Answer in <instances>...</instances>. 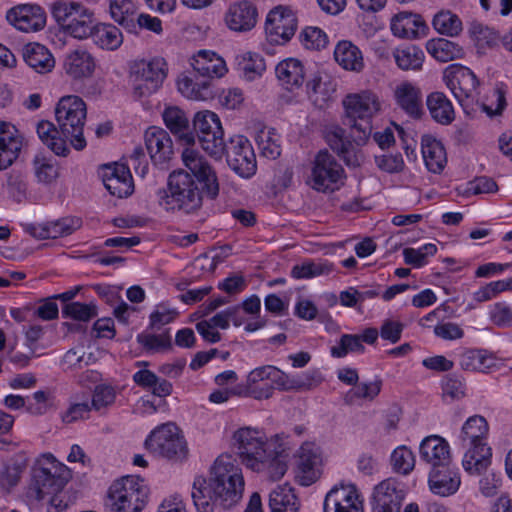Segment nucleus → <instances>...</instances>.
<instances>
[{
  "label": "nucleus",
  "instance_id": "nucleus-3",
  "mask_svg": "<svg viewBox=\"0 0 512 512\" xmlns=\"http://www.w3.org/2000/svg\"><path fill=\"white\" fill-rule=\"evenodd\" d=\"M488 433L489 425L483 416H471L463 424L460 441L466 452L462 464L470 475L486 472L491 464L492 451L487 443Z\"/></svg>",
  "mask_w": 512,
  "mask_h": 512
},
{
  "label": "nucleus",
  "instance_id": "nucleus-35",
  "mask_svg": "<svg viewBox=\"0 0 512 512\" xmlns=\"http://www.w3.org/2000/svg\"><path fill=\"white\" fill-rule=\"evenodd\" d=\"M275 74L280 84L287 90L301 87L306 75L302 62L294 58H288L278 63Z\"/></svg>",
  "mask_w": 512,
  "mask_h": 512
},
{
  "label": "nucleus",
  "instance_id": "nucleus-23",
  "mask_svg": "<svg viewBox=\"0 0 512 512\" xmlns=\"http://www.w3.org/2000/svg\"><path fill=\"white\" fill-rule=\"evenodd\" d=\"M145 145L154 165L163 166L173 156V142L168 132L159 127H150L145 132Z\"/></svg>",
  "mask_w": 512,
  "mask_h": 512
},
{
  "label": "nucleus",
  "instance_id": "nucleus-28",
  "mask_svg": "<svg viewBox=\"0 0 512 512\" xmlns=\"http://www.w3.org/2000/svg\"><path fill=\"white\" fill-rule=\"evenodd\" d=\"M256 7L247 0L231 4L225 14V22L229 29L236 32L250 31L257 23Z\"/></svg>",
  "mask_w": 512,
  "mask_h": 512
},
{
  "label": "nucleus",
  "instance_id": "nucleus-61",
  "mask_svg": "<svg viewBox=\"0 0 512 512\" xmlns=\"http://www.w3.org/2000/svg\"><path fill=\"white\" fill-rule=\"evenodd\" d=\"M302 45L309 50H321L328 44L327 34L319 27L308 26L299 35Z\"/></svg>",
  "mask_w": 512,
  "mask_h": 512
},
{
  "label": "nucleus",
  "instance_id": "nucleus-26",
  "mask_svg": "<svg viewBox=\"0 0 512 512\" xmlns=\"http://www.w3.org/2000/svg\"><path fill=\"white\" fill-rule=\"evenodd\" d=\"M396 105L407 115L418 119L423 114V95L421 89L409 81L400 82L393 89Z\"/></svg>",
  "mask_w": 512,
  "mask_h": 512
},
{
  "label": "nucleus",
  "instance_id": "nucleus-56",
  "mask_svg": "<svg viewBox=\"0 0 512 512\" xmlns=\"http://www.w3.org/2000/svg\"><path fill=\"white\" fill-rule=\"evenodd\" d=\"M48 499L47 512H67L77 499L76 492L61 488L46 497Z\"/></svg>",
  "mask_w": 512,
  "mask_h": 512
},
{
  "label": "nucleus",
  "instance_id": "nucleus-10",
  "mask_svg": "<svg viewBox=\"0 0 512 512\" xmlns=\"http://www.w3.org/2000/svg\"><path fill=\"white\" fill-rule=\"evenodd\" d=\"M279 440V435L269 439L262 430L252 427L239 428L233 434L237 454L242 464L248 469L259 466L258 460L263 459Z\"/></svg>",
  "mask_w": 512,
  "mask_h": 512
},
{
  "label": "nucleus",
  "instance_id": "nucleus-18",
  "mask_svg": "<svg viewBox=\"0 0 512 512\" xmlns=\"http://www.w3.org/2000/svg\"><path fill=\"white\" fill-rule=\"evenodd\" d=\"M5 18L15 29L22 32H37L46 25V12L38 4L22 3L9 8Z\"/></svg>",
  "mask_w": 512,
  "mask_h": 512
},
{
  "label": "nucleus",
  "instance_id": "nucleus-52",
  "mask_svg": "<svg viewBox=\"0 0 512 512\" xmlns=\"http://www.w3.org/2000/svg\"><path fill=\"white\" fill-rule=\"evenodd\" d=\"M434 29L443 35L457 36L463 29L460 18L449 10L438 12L432 21Z\"/></svg>",
  "mask_w": 512,
  "mask_h": 512
},
{
  "label": "nucleus",
  "instance_id": "nucleus-45",
  "mask_svg": "<svg viewBox=\"0 0 512 512\" xmlns=\"http://www.w3.org/2000/svg\"><path fill=\"white\" fill-rule=\"evenodd\" d=\"M237 65L242 77L247 81H254L260 78L266 70L263 56L251 51L237 56Z\"/></svg>",
  "mask_w": 512,
  "mask_h": 512
},
{
  "label": "nucleus",
  "instance_id": "nucleus-17",
  "mask_svg": "<svg viewBox=\"0 0 512 512\" xmlns=\"http://www.w3.org/2000/svg\"><path fill=\"white\" fill-rule=\"evenodd\" d=\"M322 452L314 442H305L297 452L296 479L302 486H310L321 476Z\"/></svg>",
  "mask_w": 512,
  "mask_h": 512
},
{
  "label": "nucleus",
  "instance_id": "nucleus-60",
  "mask_svg": "<svg viewBox=\"0 0 512 512\" xmlns=\"http://www.w3.org/2000/svg\"><path fill=\"white\" fill-rule=\"evenodd\" d=\"M62 314L76 321L87 322L97 316V307L92 303L70 302L63 307Z\"/></svg>",
  "mask_w": 512,
  "mask_h": 512
},
{
  "label": "nucleus",
  "instance_id": "nucleus-64",
  "mask_svg": "<svg viewBox=\"0 0 512 512\" xmlns=\"http://www.w3.org/2000/svg\"><path fill=\"white\" fill-rule=\"evenodd\" d=\"M490 320L500 328L512 326V307L506 302L493 304L489 311Z\"/></svg>",
  "mask_w": 512,
  "mask_h": 512
},
{
  "label": "nucleus",
  "instance_id": "nucleus-47",
  "mask_svg": "<svg viewBox=\"0 0 512 512\" xmlns=\"http://www.w3.org/2000/svg\"><path fill=\"white\" fill-rule=\"evenodd\" d=\"M177 86L179 92L191 100H206L211 96L210 81L207 79L197 81L183 75L179 77Z\"/></svg>",
  "mask_w": 512,
  "mask_h": 512
},
{
  "label": "nucleus",
  "instance_id": "nucleus-31",
  "mask_svg": "<svg viewBox=\"0 0 512 512\" xmlns=\"http://www.w3.org/2000/svg\"><path fill=\"white\" fill-rule=\"evenodd\" d=\"M390 29L398 38L416 39L425 35L426 25L420 15L400 12L391 18Z\"/></svg>",
  "mask_w": 512,
  "mask_h": 512
},
{
  "label": "nucleus",
  "instance_id": "nucleus-48",
  "mask_svg": "<svg viewBox=\"0 0 512 512\" xmlns=\"http://www.w3.org/2000/svg\"><path fill=\"white\" fill-rule=\"evenodd\" d=\"M427 51L432 57L443 63L463 55V50L458 44L443 38L428 42Z\"/></svg>",
  "mask_w": 512,
  "mask_h": 512
},
{
  "label": "nucleus",
  "instance_id": "nucleus-22",
  "mask_svg": "<svg viewBox=\"0 0 512 512\" xmlns=\"http://www.w3.org/2000/svg\"><path fill=\"white\" fill-rule=\"evenodd\" d=\"M324 512H363V501L354 485L331 489L324 500Z\"/></svg>",
  "mask_w": 512,
  "mask_h": 512
},
{
  "label": "nucleus",
  "instance_id": "nucleus-62",
  "mask_svg": "<svg viewBox=\"0 0 512 512\" xmlns=\"http://www.w3.org/2000/svg\"><path fill=\"white\" fill-rule=\"evenodd\" d=\"M471 33L480 48L494 47L500 41V36L496 30L481 23H474L471 27Z\"/></svg>",
  "mask_w": 512,
  "mask_h": 512
},
{
  "label": "nucleus",
  "instance_id": "nucleus-34",
  "mask_svg": "<svg viewBox=\"0 0 512 512\" xmlns=\"http://www.w3.org/2000/svg\"><path fill=\"white\" fill-rule=\"evenodd\" d=\"M95 67L94 57L86 50H75L64 61L66 74L75 80L91 77Z\"/></svg>",
  "mask_w": 512,
  "mask_h": 512
},
{
  "label": "nucleus",
  "instance_id": "nucleus-41",
  "mask_svg": "<svg viewBox=\"0 0 512 512\" xmlns=\"http://www.w3.org/2000/svg\"><path fill=\"white\" fill-rule=\"evenodd\" d=\"M91 39L99 48L110 51L117 50L123 43V35L119 28L113 24L98 21Z\"/></svg>",
  "mask_w": 512,
  "mask_h": 512
},
{
  "label": "nucleus",
  "instance_id": "nucleus-49",
  "mask_svg": "<svg viewBox=\"0 0 512 512\" xmlns=\"http://www.w3.org/2000/svg\"><path fill=\"white\" fill-rule=\"evenodd\" d=\"M383 381L376 377L373 381L357 383L345 395L347 403H354L356 400L373 401L380 394Z\"/></svg>",
  "mask_w": 512,
  "mask_h": 512
},
{
  "label": "nucleus",
  "instance_id": "nucleus-13",
  "mask_svg": "<svg viewBox=\"0 0 512 512\" xmlns=\"http://www.w3.org/2000/svg\"><path fill=\"white\" fill-rule=\"evenodd\" d=\"M345 171L327 150L317 153L312 163L311 186L320 192L335 191L343 185Z\"/></svg>",
  "mask_w": 512,
  "mask_h": 512
},
{
  "label": "nucleus",
  "instance_id": "nucleus-33",
  "mask_svg": "<svg viewBox=\"0 0 512 512\" xmlns=\"http://www.w3.org/2000/svg\"><path fill=\"white\" fill-rule=\"evenodd\" d=\"M259 466L251 468L252 471L264 474L268 479L272 481L280 480L287 472V459L283 455V449L281 445L274 444L263 457L258 460Z\"/></svg>",
  "mask_w": 512,
  "mask_h": 512
},
{
  "label": "nucleus",
  "instance_id": "nucleus-46",
  "mask_svg": "<svg viewBox=\"0 0 512 512\" xmlns=\"http://www.w3.org/2000/svg\"><path fill=\"white\" fill-rule=\"evenodd\" d=\"M393 57L401 70H419L422 67L425 55L415 45H405L393 51Z\"/></svg>",
  "mask_w": 512,
  "mask_h": 512
},
{
  "label": "nucleus",
  "instance_id": "nucleus-16",
  "mask_svg": "<svg viewBox=\"0 0 512 512\" xmlns=\"http://www.w3.org/2000/svg\"><path fill=\"white\" fill-rule=\"evenodd\" d=\"M405 496V485L401 481L394 477L384 479L373 489L372 512H400Z\"/></svg>",
  "mask_w": 512,
  "mask_h": 512
},
{
  "label": "nucleus",
  "instance_id": "nucleus-1",
  "mask_svg": "<svg viewBox=\"0 0 512 512\" xmlns=\"http://www.w3.org/2000/svg\"><path fill=\"white\" fill-rule=\"evenodd\" d=\"M185 170L173 171L167 181V188L157 192L158 204L166 211H183L187 214L200 209L203 193L215 198L219 193L216 173L202 153L186 147L181 154Z\"/></svg>",
  "mask_w": 512,
  "mask_h": 512
},
{
  "label": "nucleus",
  "instance_id": "nucleus-24",
  "mask_svg": "<svg viewBox=\"0 0 512 512\" xmlns=\"http://www.w3.org/2000/svg\"><path fill=\"white\" fill-rule=\"evenodd\" d=\"M103 184L111 195L124 198L132 194L134 185L130 169L125 164L107 165L102 172Z\"/></svg>",
  "mask_w": 512,
  "mask_h": 512
},
{
  "label": "nucleus",
  "instance_id": "nucleus-43",
  "mask_svg": "<svg viewBox=\"0 0 512 512\" xmlns=\"http://www.w3.org/2000/svg\"><path fill=\"white\" fill-rule=\"evenodd\" d=\"M427 107L431 117L442 125L450 124L455 118L451 101L442 92H433L427 97Z\"/></svg>",
  "mask_w": 512,
  "mask_h": 512
},
{
  "label": "nucleus",
  "instance_id": "nucleus-57",
  "mask_svg": "<svg viewBox=\"0 0 512 512\" xmlns=\"http://www.w3.org/2000/svg\"><path fill=\"white\" fill-rule=\"evenodd\" d=\"M437 252V246L433 243H427L415 248H405L403 250L404 261L406 264L415 268H420L427 264V258L434 256Z\"/></svg>",
  "mask_w": 512,
  "mask_h": 512
},
{
  "label": "nucleus",
  "instance_id": "nucleus-40",
  "mask_svg": "<svg viewBox=\"0 0 512 512\" xmlns=\"http://www.w3.org/2000/svg\"><path fill=\"white\" fill-rule=\"evenodd\" d=\"M36 131L39 139L56 155L66 157L70 149L67 145V139L50 121H40L37 124Z\"/></svg>",
  "mask_w": 512,
  "mask_h": 512
},
{
  "label": "nucleus",
  "instance_id": "nucleus-54",
  "mask_svg": "<svg viewBox=\"0 0 512 512\" xmlns=\"http://www.w3.org/2000/svg\"><path fill=\"white\" fill-rule=\"evenodd\" d=\"M111 18L122 26L133 23L136 5L132 0H109Z\"/></svg>",
  "mask_w": 512,
  "mask_h": 512
},
{
  "label": "nucleus",
  "instance_id": "nucleus-4",
  "mask_svg": "<svg viewBox=\"0 0 512 512\" xmlns=\"http://www.w3.org/2000/svg\"><path fill=\"white\" fill-rule=\"evenodd\" d=\"M246 395L255 400L270 399L275 390L300 391L309 386L274 365H262L252 369L245 379Z\"/></svg>",
  "mask_w": 512,
  "mask_h": 512
},
{
  "label": "nucleus",
  "instance_id": "nucleus-20",
  "mask_svg": "<svg viewBox=\"0 0 512 512\" xmlns=\"http://www.w3.org/2000/svg\"><path fill=\"white\" fill-rule=\"evenodd\" d=\"M81 226L80 218L66 216L42 223H27L23 225V229L33 238L45 240L67 237L80 229Z\"/></svg>",
  "mask_w": 512,
  "mask_h": 512
},
{
  "label": "nucleus",
  "instance_id": "nucleus-29",
  "mask_svg": "<svg viewBox=\"0 0 512 512\" xmlns=\"http://www.w3.org/2000/svg\"><path fill=\"white\" fill-rule=\"evenodd\" d=\"M193 69L210 81L212 78L223 77L227 73V66L222 57L211 50H200L192 58Z\"/></svg>",
  "mask_w": 512,
  "mask_h": 512
},
{
  "label": "nucleus",
  "instance_id": "nucleus-32",
  "mask_svg": "<svg viewBox=\"0 0 512 512\" xmlns=\"http://www.w3.org/2000/svg\"><path fill=\"white\" fill-rule=\"evenodd\" d=\"M334 59L344 70L361 73L365 68L363 52L352 41L341 40L334 48Z\"/></svg>",
  "mask_w": 512,
  "mask_h": 512
},
{
  "label": "nucleus",
  "instance_id": "nucleus-36",
  "mask_svg": "<svg viewBox=\"0 0 512 512\" xmlns=\"http://www.w3.org/2000/svg\"><path fill=\"white\" fill-rule=\"evenodd\" d=\"M22 55L26 64L37 73H49L55 66L53 55L42 44L29 43L25 45Z\"/></svg>",
  "mask_w": 512,
  "mask_h": 512
},
{
  "label": "nucleus",
  "instance_id": "nucleus-39",
  "mask_svg": "<svg viewBox=\"0 0 512 512\" xmlns=\"http://www.w3.org/2000/svg\"><path fill=\"white\" fill-rule=\"evenodd\" d=\"M162 117L166 127L187 144L194 142V136L189 132V119L186 113L177 106H168Z\"/></svg>",
  "mask_w": 512,
  "mask_h": 512
},
{
  "label": "nucleus",
  "instance_id": "nucleus-25",
  "mask_svg": "<svg viewBox=\"0 0 512 512\" xmlns=\"http://www.w3.org/2000/svg\"><path fill=\"white\" fill-rule=\"evenodd\" d=\"M23 146L20 131L11 123L0 121V170L11 166L19 157Z\"/></svg>",
  "mask_w": 512,
  "mask_h": 512
},
{
  "label": "nucleus",
  "instance_id": "nucleus-63",
  "mask_svg": "<svg viewBox=\"0 0 512 512\" xmlns=\"http://www.w3.org/2000/svg\"><path fill=\"white\" fill-rule=\"evenodd\" d=\"M92 358V354H87L83 347H76L65 353L62 359V366L64 370L82 369L89 364Z\"/></svg>",
  "mask_w": 512,
  "mask_h": 512
},
{
  "label": "nucleus",
  "instance_id": "nucleus-21",
  "mask_svg": "<svg viewBox=\"0 0 512 512\" xmlns=\"http://www.w3.org/2000/svg\"><path fill=\"white\" fill-rule=\"evenodd\" d=\"M444 81L460 104L478 95V80L467 67H449L444 73Z\"/></svg>",
  "mask_w": 512,
  "mask_h": 512
},
{
  "label": "nucleus",
  "instance_id": "nucleus-55",
  "mask_svg": "<svg viewBox=\"0 0 512 512\" xmlns=\"http://www.w3.org/2000/svg\"><path fill=\"white\" fill-rule=\"evenodd\" d=\"M365 346L361 343L358 334H343L336 345L331 347L330 353L335 358H343L349 353L362 354Z\"/></svg>",
  "mask_w": 512,
  "mask_h": 512
},
{
  "label": "nucleus",
  "instance_id": "nucleus-37",
  "mask_svg": "<svg viewBox=\"0 0 512 512\" xmlns=\"http://www.w3.org/2000/svg\"><path fill=\"white\" fill-rule=\"evenodd\" d=\"M421 148L427 169L433 173H440L447 163L443 144L431 135H424L421 139Z\"/></svg>",
  "mask_w": 512,
  "mask_h": 512
},
{
  "label": "nucleus",
  "instance_id": "nucleus-27",
  "mask_svg": "<svg viewBox=\"0 0 512 512\" xmlns=\"http://www.w3.org/2000/svg\"><path fill=\"white\" fill-rule=\"evenodd\" d=\"M420 458L432 469L446 467L451 462L449 443L441 436L430 435L424 438L419 447Z\"/></svg>",
  "mask_w": 512,
  "mask_h": 512
},
{
  "label": "nucleus",
  "instance_id": "nucleus-7",
  "mask_svg": "<svg viewBox=\"0 0 512 512\" xmlns=\"http://www.w3.org/2000/svg\"><path fill=\"white\" fill-rule=\"evenodd\" d=\"M87 108L85 102L76 95L62 97L56 108L55 116L61 134L76 150L86 147L83 129L86 121Z\"/></svg>",
  "mask_w": 512,
  "mask_h": 512
},
{
  "label": "nucleus",
  "instance_id": "nucleus-59",
  "mask_svg": "<svg viewBox=\"0 0 512 512\" xmlns=\"http://www.w3.org/2000/svg\"><path fill=\"white\" fill-rule=\"evenodd\" d=\"M54 396L48 391H36L27 399L26 411L34 416L46 414L53 407Z\"/></svg>",
  "mask_w": 512,
  "mask_h": 512
},
{
  "label": "nucleus",
  "instance_id": "nucleus-30",
  "mask_svg": "<svg viewBox=\"0 0 512 512\" xmlns=\"http://www.w3.org/2000/svg\"><path fill=\"white\" fill-rule=\"evenodd\" d=\"M430 490L440 496H450L457 492L461 479L458 471L450 467L433 468L428 479Z\"/></svg>",
  "mask_w": 512,
  "mask_h": 512
},
{
  "label": "nucleus",
  "instance_id": "nucleus-15",
  "mask_svg": "<svg viewBox=\"0 0 512 512\" xmlns=\"http://www.w3.org/2000/svg\"><path fill=\"white\" fill-rule=\"evenodd\" d=\"M228 165L241 177L250 178L257 169L256 156L249 140L242 136L232 137L225 144Z\"/></svg>",
  "mask_w": 512,
  "mask_h": 512
},
{
  "label": "nucleus",
  "instance_id": "nucleus-38",
  "mask_svg": "<svg viewBox=\"0 0 512 512\" xmlns=\"http://www.w3.org/2000/svg\"><path fill=\"white\" fill-rule=\"evenodd\" d=\"M460 366L466 371L488 373L497 367L496 357L482 349H469L460 356Z\"/></svg>",
  "mask_w": 512,
  "mask_h": 512
},
{
  "label": "nucleus",
  "instance_id": "nucleus-42",
  "mask_svg": "<svg viewBox=\"0 0 512 512\" xmlns=\"http://www.w3.org/2000/svg\"><path fill=\"white\" fill-rule=\"evenodd\" d=\"M299 506L294 489L287 484L277 486L269 495L271 512H298Z\"/></svg>",
  "mask_w": 512,
  "mask_h": 512
},
{
  "label": "nucleus",
  "instance_id": "nucleus-44",
  "mask_svg": "<svg viewBox=\"0 0 512 512\" xmlns=\"http://www.w3.org/2000/svg\"><path fill=\"white\" fill-rule=\"evenodd\" d=\"M133 381L139 387L151 391L153 395L158 397H167L173 391V386L169 381L159 378L148 369H142L134 373Z\"/></svg>",
  "mask_w": 512,
  "mask_h": 512
},
{
  "label": "nucleus",
  "instance_id": "nucleus-11",
  "mask_svg": "<svg viewBox=\"0 0 512 512\" xmlns=\"http://www.w3.org/2000/svg\"><path fill=\"white\" fill-rule=\"evenodd\" d=\"M71 477L70 470L52 454H43L33 469L37 499L44 500L51 493L65 488Z\"/></svg>",
  "mask_w": 512,
  "mask_h": 512
},
{
  "label": "nucleus",
  "instance_id": "nucleus-8",
  "mask_svg": "<svg viewBox=\"0 0 512 512\" xmlns=\"http://www.w3.org/2000/svg\"><path fill=\"white\" fill-rule=\"evenodd\" d=\"M146 449L156 457L180 462L188 456V446L182 431L171 422L153 429L145 440Z\"/></svg>",
  "mask_w": 512,
  "mask_h": 512
},
{
  "label": "nucleus",
  "instance_id": "nucleus-14",
  "mask_svg": "<svg viewBox=\"0 0 512 512\" xmlns=\"http://www.w3.org/2000/svg\"><path fill=\"white\" fill-rule=\"evenodd\" d=\"M194 129L203 150L214 157L224 154V131L219 116L209 110L197 112L193 119Z\"/></svg>",
  "mask_w": 512,
  "mask_h": 512
},
{
  "label": "nucleus",
  "instance_id": "nucleus-6",
  "mask_svg": "<svg viewBox=\"0 0 512 512\" xmlns=\"http://www.w3.org/2000/svg\"><path fill=\"white\" fill-rule=\"evenodd\" d=\"M51 14L65 34L78 40L91 38L97 23L92 10L73 1L54 2Z\"/></svg>",
  "mask_w": 512,
  "mask_h": 512
},
{
  "label": "nucleus",
  "instance_id": "nucleus-5",
  "mask_svg": "<svg viewBox=\"0 0 512 512\" xmlns=\"http://www.w3.org/2000/svg\"><path fill=\"white\" fill-rule=\"evenodd\" d=\"M346 116L353 122L352 130L359 132L358 144L365 142L372 131L371 121L382 112V100L371 89L349 93L342 101Z\"/></svg>",
  "mask_w": 512,
  "mask_h": 512
},
{
  "label": "nucleus",
  "instance_id": "nucleus-58",
  "mask_svg": "<svg viewBox=\"0 0 512 512\" xmlns=\"http://www.w3.org/2000/svg\"><path fill=\"white\" fill-rule=\"evenodd\" d=\"M332 271V265L326 262L307 261L295 265L291 270V275L295 279L312 278L323 274H329Z\"/></svg>",
  "mask_w": 512,
  "mask_h": 512
},
{
  "label": "nucleus",
  "instance_id": "nucleus-50",
  "mask_svg": "<svg viewBox=\"0 0 512 512\" xmlns=\"http://www.w3.org/2000/svg\"><path fill=\"white\" fill-rule=\"evenodd\" d=\"M262 156L276 159L281 154V136L273 128L262 129L256 138Z\"/></svg>",
  "mask_w": 512,
  "mask_h": 512
},
{
  "label": "nucleus",
  "instance_id": "nucleus-53",
  "mask_svg": "<svg viewBox=\"0 0 512 512\" xmlns=\"http://www.w3.org/2000/svg\"><path fill=\"white\" fill-rule=\"evenodd\" d=\"M33 168L38 182L50 184L59 177L60 167L53 159L44 156H36L33 160Z\"/></svg>",
  "mask_w": 512,
  "mask_h": 512
},
{
  "label": "nucleus",
  "instance_id": "nucleus-12",
  "mask_svg": "<svg viewBox=\"0 0 512 512\" xmlns=\"http://www.w3.org/2000/svg\"><path fill=\"white\" fill-rule=\"evenodd\" d=\"M166 76L167 64L163 58L135 62L130 71L133 96L143 98L152 95L161 87Z\"/></svg>",
  "mask_w": 512,
  "mask_h": 512
},
{
  "label": "nucleus",
  "instance_id": "nucleus-51",
  "mask_svg": "<svg viewBox=\"0 0 512 512\" xmlns=\"http://www.w3.org/2000/svg\"><path fill=\"white\" fill-rule=\"evenodd\" d=\"M415 463L413 451L405 445L398 446L391 453L390 464L392 470L397 474L409 475L414 470Z\"/></svg>",
  "mask_w": 512,
  "mask_h": 512
},
{
  "label": "nucleus",
  "instance_id": "nucleus-2",
  "mask_svg": "<svg viewBox=\"0 0 512 512\" xmlns=\"http://www.w3.org/2000/svg\"><path fill=\"white\" fill-rule=\"evenodd\" d=\"M237 470L229 471L223 466L222 461H215L211 471L210 478L203 476L195 477L192 486L191 497L198 512H213L219 505L224 509L231 508L239 502L240 483L237 488H230L228 492L221 494L219 489L226 481H239Z\"/></svg>",
  "mask_w": 512,
  "mask_h": 512
},
{
  "label": "nucleus",
  "instance_id": "nucleus-9",
  "mask_svg": "<svg viewBox=\"0 0 512 512\" xmlns=\"http://www.w3.org/2000/svg\"><path fill=\"white\" fill-rule=\"evenodd\" d=\"M147 498V487L139 477L125 476L112 483L108 491L110 512H140Z\"/></svg>",
  "mask_w": 512,
  "mask_h": 512
},
{
  "label": "nucleus",
  "instance_id": "nucleus-19",
  "mask_svg": "<svg viewBox=\"0 0 512 512\" xmlns=\"http://www.w3.org/2000/svg\"><path fill=\"white\" fill-rule=\"evenodd\" d=\"M296 27L294 13L288 8L279 6L268 13L265 33L269 42L282 45L294 36Z\"/></svg>",
  "mask_w": 512,
  "mask_h": 512
}]
</instances>
